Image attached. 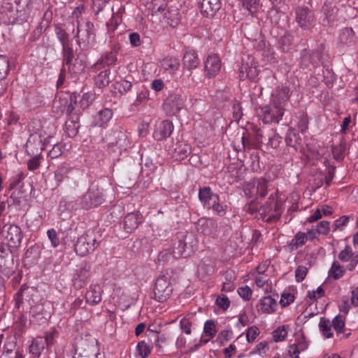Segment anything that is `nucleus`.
Masks as SVG:
<instances>
[{"label":"nucleus","instance_id":"nucleus-1","mask_svg":"<svg viewBox=\"0 0 358 358\" xmlns=\"http://www.w3.org/2000/svg\"><path fill=\"white\" fill-rule=\"evenodd\" d=\"M101 241V236L94 230H88L80 236L75 244L77 255L85 257L94 251Z\"/></svg>","mask_w":358,"mask_h":358},{"label":"nucleus","instance_id":"nucleus-2","mask_svg":"<svg viewBox=\"0 0 358 358\" xmlns=\"http://www.w3.org/2000/svg\"><path fill=\"white\" fill-rule=\"evenodd\" d=\"M74 38L83 49L87 50L96 43V31L92 22L90 21H86L84 23L78 22Z\"/></svg>","mask_w":358,"mask_h":358},{"label":"nucleus","instance_id":"nucleus-3","mask_svg":"<svg viewBox=\"0 0 358 358\" xmlns=\"http://www.w3.org/2000/svg\"><path fill=\"white\" fill-rule=\"evenodd\" d=\"M108 140L109 141V155H122L127 152L129 141L124 130L120 127L112 130Z\"/></svg>","mask_w":358,"mask_h":358},{"label":"nucleus","instance_id":"nucleus-4","mask_svg":"<svg viewBox=\"0 0 358 358\" xmlns=\"http://www.w3.org/2000/svg\"><path fill=\"white\" fill-rule=\"evenodd\" d=\"M171 280L168 274H162L157 278L152 297L155 301L163 303L170 298L173 290Z\"/></svg>","mask_w":358,"mask_h":358},{"label":"nucleus","instance_id":"nucleus-5","mask_svg":"<svg viewBox=\"0 0 358 358\" xmlns=\"http://www.w3.org/2000/svg\"><path fill=\"white\" fill-rule=\"evenodd\" d=\"M54 345V333L46 332L43 336H36L29 345V352L35 357H40L45 350Z\"/></svg>","mask_w":358,"mask_h":358},{"label":"nucleus","instance_id":"nucleus-6","mask_svg":"<svg viewBox=\"0 0 358 358\" xmlns=\"http://www.w3.org/2000/svg\"><path fill=\"white\" fill-rule=\"evenodd\" d=\"M1 236L7 245L12 248L20 246L23 233L21 228L16 224H5L1 230Z\"/></svg>","mask_w":358,"mask_h":358},{"label":"nucleus","instance_id":"nucleus-7","mask_svg":"<svg viewBox=\"0 0 358 358\" xmlns=\"http://www.w3.org/2000/svg\"><path fill=\"white\" fill-rule=\"evenodd\" d=\"M256 113L264 124L278 123L284 115L282 109L276 108L274 106L271 107L269 105L257 107Z\"/></svg>","mask_w":358,"mask_h":358},{"label":"nucleus","instance_id":"nucleus-8","mask_svg":"<svg viewBox=\"0 0 358 358\" xmlns=\"http://www.w3.org/2000/svg\"><path fill=\"white\" fill-rule=\"evenodd\" d=\"M268 181L264 178H258L252 183L246 182L243 187L245 195L250 198L254 196L264 197L267 194Z\"/></svg>","mask_w":358,"mask_h":358},{"label":"nucleus","instance_id":"nucleus-9","mask_svg":"<svg viewBox=\"0 0 358 358\" xmlns=\"http://www.w3.org/2000/svg\"><path fill=\"white\" fill-rule=\"evenodd\" d=\"M261 210L262 214L268 215V221L277 220L280 217L282 213V205L276 200L275 195L271 194L268 201L261 207Z\"/></svg>","mask_w":358,"mask_h":358},{"label":"nucleus","instance_id":"nucleus-10","mask_svg":"<svg viewBox=\"0 0 358 358\" xmlns=\"http://www.w3.org/2000/svg\"><path fill=\"white\" fill-rule=\"evenodd\" d=\"M296 21L303 29H308L315 22L313 11L308 6H298L295 10Z\"/></svg>","mask_w":358,"mask_h":358},{"label":"nucleus","instance_id":"nucleus-11","mask_svg":"<svg viewBox=\"0 0 358 358\" xmlns=\"http://www.w3.org/2000/svg\"><path fill=\"white\" fill-rule=\"evenodd\" d=\"M184 106V99L177 94H169L164 101L163 109L169 115L178 113Z\"/></svg>","mask_w":358,"mask_h":358},{"label":"nucleus","instance_id":"nucleus-12","mask_svg":"<svg viewBox=\"0 0 358 358\" xmlns=\"http://www.w3.org/2000/svg\"><path fill=\"white\" fill-rule=\"evenodd\" d=\"M91 266L89 264H83L73 275L72 282L73 285L77 289H80L85 286L90 276Z\"/></svg>","mask_w":358,"mask_h":358},{"label":"nucleus","instance_id":"nucleus-13","mask_svg":"<svg viewBox=\"0 0 358 358\" xmlns=\"http://www.w3.org/2000/svg\"><path fill=\"white\" fill-rule=\"evenodd\" d=\"M289 99V88L278 86L272 93V101L275 108L285 111L284 106Z\"/></svg>","mask_w":358,"mask_h":358},{"label":"nucleus","instance_id":"nucleus-14","mask_svg":"<svg viewBox=\"0 0 358 358\" xmlns=\"http://www.w3.org/2000/svg\"><path fill=\"white\" fill-rule=\"evenodd\" d=\"M236 161L229 166V177L231 178V183L238 182L244 179L245 167L243 162L239 158H232Z\"/></svg>","mask_w":358,"mask_h":358},{"label":"nucleus","instance_id":"nucleus-15","mask_svg":"<svg viewBox=\"0 0 358 358\" xmlns=\"http://www.w3.org/2000/svg\"><path fill=\"white\" fill-rule=\"evenodd\" d=\"M103 199L98 189H89L83 196L82 207L86 209L96 207L102 203Z\"/></svg>","mask_w":358,"mask_h":358},{"label":"nucleus","instance_id":"nucleus-16","mask_svg":"<svg viewBox=\"0 0 358 358\" xmlns=\"http://www.w3.org/2000/svg\"><path fill=\"white\" fill-rule=\"evenodd\" d=\"M11 248L5 243H0V271L2 272L11 268L14 264Z\"/></svg>","mask_w":358,"mask_h":358},{"label":"nucleus","instance_id":"nucleus-17","mask_svg":"<svg viewBox=\"0 0 358 358\" xmlns=\"http://www.w3.org/2000/svg\"><path fill=\"white\" fill-rule=\"evenodd\" d=\"M338 257L343 263L350 262L347 266V269L349 271H353L358 264V252H353L350 245H346L345 248L339 252Z\"/></svg>","mask_w":358,"mask_h":358},{"label":"nucleus","instance_id":"nucleus-18","mask_svg":"<svg viewBox=\"0 0 358 358\" xmlns=\"http://www.w3.org/2000/svg\"><path fill=\"white\" fill-rule=\"evenodd\" d=\"M173 131V123L169 120H164L155 126L153 138L157 141L166 139L171 135Z\"/></svg>","mask_w":358,"mask_h":358},{"label":"nucleus","instance_id":"nucleus-19","mask_svg":"<svg viewBox=\"0 0 358 358\" xmlns=\"http://www.w3.org/2000/svg\"><path fill=\"white\" fill-rule=\"evenodd\" d=\"M322 10L324 15L322 20L324 24L327 23V26L334 27L338 22V7L332 3H324Z\"/></svg>","mask_w":358,"mask_h":358},{"label":"nucleus","instance_id":"nucleus-20","mask_svg":"<svg viewBox=\"0 0 358 358\" xmlns=\"http://www.w3.org/2000/svg\"><path fill=\"white\" fill-rule=\"evenodd\" d=\"M143 221V217L139 212L127 214L122 223L123 229L127 233L134 231Z\"/></svg>","mask_w":358,"mask_h":358},{"label":"nucleus","instance_id":"nucleus-21","mask_svg":"<svg viewBox=\"0 0 358 358\" xmlns=\"http://www.w3.org/2000/svg\"><path fill=\"white\" fill-rule=\"evenodd\" d=\"M221 8L220 0H201V12L207 17H213Z\"/></svg>","mask_w":358,"mask_h":358},{"label":"nucleus","instance_id":"nucleus-22","mask_svg":"<svg viewBox=\"0 0 358 358\" xmlns=\"http://www.w3.org/2000/svg\"><path fill=\"white\" fill-rule=\"evenodd\" d=\"M103 289L98 285H91L85 293V301L87 303L94 306L99 303L102 299Z\"/></svg>","mask_w":358,"mask_h":358},{"label":"nucleus","instance_id":"nucleus-23","mask_svg":"<svg viewBox=\"0 0 358 358\" xmlns=\"http://www.w3.org/2000/svg\"><path fill=\"white\" fill-rule=\"evenodd\" d=\"M205 71L208 78L215 76L220 71L221 61L216 55L208 56L205 62Z\"/></svg>","mask_w":358,"mask_h":358},{"label":"nucleus","instance_id":"nucleus-24","mask_svg":"<svg viewBox=\"0 0 358 358\" xmlns=\"http://www.w3.org/2000/svg\"><path fill=\"white\" fill-rule=\"evenodd\" d=\"M182 244L183 255L189 257L197 248L198 240L192 233H187L182 240H179Z\"/></svg>","mask_w":358,"mask_h":358},{"label":"nucleus","instance_id":"nucleus-25","mask_svg":"<svg viewBox=\"0 0 358 358\" xmlns=\"http://www.w3.org/2000/svg\"><path fill=\"white\" fill-rule=\"evenodd\" d=\"M257 138L262 143L267 141V146L276 148L279 146L282 138L273 131H271V134H265L264 130L259 129L257 132Z\"/></svg>","mask_w":358,"mask_h":358},{"label":"nucleus","instance_id":"nucleus-26","mask_svg":"<svg viewBox=\"0 0 358 358\" xmlns=\"http://www.w3.org/2000/svg\"><path fill=\"white\" fill-rule=\"evenodd\" d=\"M278 303L277 300L271 296L262 297L257 305L258 311L262 313L271 314L275 311Z\"/></svg>","mask_w":358,"mask_h":358},{"label":"nucleus","instance_id":"nucleus-27","mask_svg":"<svg viewBox=\"0 0 358 358\" xmlns=\"http://www.w3.org/2000/svg\"><path fill=\"white\" fill-rule=\"evenodd\" d=\"M258 75L257 69L255 64L252 61L243 62L239 70V78L241 80H254Z\"/></svg>","mask_w":358,"mask_h":358},{"label":"nucleus","instance_id":"nucleus-28","mask_svg":"<svg viewBox=\"0 0 358 358\" xmlns=\"http://www.w3.org/2000/svg\"><path fill=\"white\" fill-rule=\"evenodd\" d=\"M200 63L196 52L192 49H186L182 58V65L185 69L192 70Z\"/></svg>","mask_w":358,"mask_h":358},{"label":"nucleus","instance_id":"nucleus-29","mask_svg":"<svg viewBox=\"0 0 358 358\" xmlns=\"http://www.w3.org/2000/svg\"><path fill=\"white\" fill-rule=\"evenodd\" d=\"M217 227L216 221L211 218H201L198 222V231L206 236L213 234Z\"/></svg>","mask_w":358,"mask_h":358},{"label":"nucleus","instance_id":"nucleus-30","mask_svg":"<svg viewBox=\"0 0 358 358\" xmlns=\"http://www.w3.org/2000/svg\"><path fill=\"white\" fill-rule=\"evenodd\" d=\"M43 146L41 140L29 138L25 145L26 152L29 157H41Z\"/></svg>","mask_w":358,"mask_h":358},{"label":"nucleus","instance_id":"nucleus-31","mask_svg":"<svg viewBox=\"0 0 358 358\" xmlns=\"http://www.w3.org/2000/svg\"><path fill=\"white\" fill-rule=\"evenodd\" d=\"M85 68V62L78 57L75 58V59L71 62V64L66 66V71H68L73 78H76L79 75L83 73Z\"/></svg>","mask_w":358,"mask_h":358},{"label":"nucleus","instance_id":"nucleus-32","mask_svg":"<svg viewBox=\"0 0 358 358\" xmlns=\"http://www.w3.org/2000/svg\"><path fill=\"white\" fill-rule=\"evenodd\" d=\"M79 127L78 117L70 116L65 122L64 131L69 137L73 138L78 134Z\"/></svg>","mask_w":358,"mask_h":358},{"label":"nucleus","instance_id":"nucleus-33","mask_svg":"<svg viewBox=\"0 0 358 358\" xmlns=\"http://www.w3.org/2000/svg\"><path fill=\"white\" fill-rule=\"evenodd\" d=\"M217 196V194H214L211 192L209 187H204L199 189V198L205 208H206L210 203H212L213 200H216Z\"/></svg>","mask_w":358,"mask_h":358},{"label":"nucleus","instance_id":"nucleus-34","mask_svg":"<svg viewBox=\"0 0 358 358\" xmlns=\"http://www.w3.org/2000/svg\"><path fill=\"white\" fill-rule=\"evenodd\" d=\"M292 122L295 123V126L301 133H305L307 131L309 121L307 114L303 111H299Z\"/></svg>","mask_w":358,"mask_h":358},{"label":"nucleus","instance_id":"nucleus-35","mask_svg":"<svg viewBox=\"0 0 358 358\" xmlns=\"http://www.w3.org/2000/svg\"><path fill=\"white\" fill-rule=\"evenodd\" d=\"M214 271V266L210 260L203 259L200 262L197 273L201 278L204 279L206 276L211 275Z\"/></svg>","mask_w":358,"mask_h":358},{"label":"nucleus","instance_id":"nucleus-36","mask_svg":"<svg viewBox=\"0 0 358 358\" xmlns=\"http://www.w3.org/2000/svg\"><path fill=\"white\" fill-rule=\"evenodd\" d=\"M183 248H182V244H181L180 241H178L176 243H174V245L172 248L169 250H165L159 253V259L160 257H164L166 255H172L173 257L175 258H180V257H187V256H185L183 255Z\"/></svg>","mask_w":358,"mask_h":358},{"label":"nucleus","instance_id":"nucleus-37","mask_svg":"<svg viewBox=\"0 0 358 358\" xmlns=\"http://www.w3.org/2000/svg\"><path fill=\"white\" fill-rule=\"evenodd\" d=\"M345 268L338 261H334L328 271L329 276L333 280H338L344 276Z\"/></svg>","mask_w":358,"mask_h":358},{"label":"nucleus","instance_id":"nucleus-38","mask_svg":"<svg viewBox=\"0 0 358 358\" xmlns=\"http://www.w3.org/2000/svg\"><path fill=\"white\" fill-rule=\"evenodd\" d=\"M118 49V48L115 47L111 51L104 54L99 59V64L103 66L114 64L117 61V53Z\"/></svg>","mask_w":358,"mask_h":358},{"label":"nucleus","instance_id":"nucleus-39","mask_svg":"<svg viewBox=\"0 0 358 358\" xmlns=\"http://www.w3.org/2000/svg\"><path fill=\"white\" fill-rule=\"evenodd\" d=\"M134 87L138 90V93L133 104L138 106L148 99L149 92L137 82L134 83Z\"/></svg>","mask_w":358,"mask_h":358},{"label":"nucleus","instance_id":"nucleus-40","mask_svg":"<svg viewBox=\"0 0 358 358\" xmlns=\"http://www.w3.org/2000/svg\"><path fill=\"white\" fill-rule=\"evenodd\" d=\"M110 71L108 69L101 71L94 78V83L99 88H102L107 86L110 82Z\"/></svg>","mask_w":358,"mask_h":358},{"label":"nucleus","instance_id":"nucleus-41","mask_svg":"<svg viewBox=\"0 0 358 358\" xmlns=\"http://www.w3.org/2000/svg\"><path fill=\"white\" fill-rule=\"evenodd\" d=\"M332 324L329 319L325 317H321L319 323V328L322 335L327 338H330L334 336L332 328Z\"/></svg>","mask_w":358,"mask_h":358},{"label":"nucleus","instance_id":"nucleus-42","mask_svg":"<svg viewBox=\"0 0 358 358\" xmlns=\"http://www.w3.org/2000/svg\"><path fill=\"white\" fill-rule=\"evenodd\" d=\"M162 66L166 71L175 73L180 68V62L177 58L166 57L162 60Z\"/></svg>","mask_w":358,"mask_h":358},{"label":"nucleus","instance_id":"nucleus-43","mask_svg":"<svg viewBox=\"0 0 358 358\" xmlns=\"http://www.w3.org/2000/svg\"><path fill=\"white\" fill-rule=\"evenodd\" d=\"M206 208L211 209L216 215L222 217L225 215L227 213V206L220 203V197L217 195V199L213 200L212 203H210L209 205L206 206Z\"/></svg>","mask_w":358,"mask_h":358},{"label":"nucleus","instance_id":"nucleus-44","mask_svg":"<svg viewBox=\"0 0 358 358\" xmlns=\"http://www.w3.org/2000/svg\"><path fill=\"white\" fill-rule=\"evenodd\" d=\"M307 239L308 236L306 233L301 231L296 233L289 243L290 249L292 250H296L298 248L303 245Z\"/></svg>","mask_w":358,"mask_h":358},{"label":"nucleus","instance_id":"nucleus-45","mask_svg":"<svg viewBox=\"0 0 358 358\" xmlns=\"http://www.w3.org/2000/svg\"><path fill=\"white\" fill-rule=\"evenodd\" d=\"M301 138L299 135L292 129H289L286 134L285 142L287 146L297 149L299 145Z\"/></svg>","mask_w":358,"mask_h":358},{"label":"nucleus","instance_id":"nucleus-46","mask_svg":"<svg viewBox=\"0 0 358 358\" xmlns=\"http://www.w3.org/2000/svg\"><path fill=\"white\" fill-rule=\"evenodd\" d=\"M55 31L59 41H60L62 46L69 44V35L64 28L63 24H57L55 27Z\"/></svg>","mask_w":358,"mask_h":358},{"label":"nucleus","instance_id":"nucleus-47","mask_svg":"<svg viewBox=\"0 0 358 358\" xmlns=\"http://www.w3.org/2000/svg\"><path fill=\"white\" fill-rule=\"evenodd\" d=\"M308 348L306 341L299 343L298 344H292L289 346L288 353L291 358H300L299 354Z\"/></svg>","mask_w":358,"mask_h":358},{"label":"nucleus","instance_id":"nucleus-48","mask_svg":"<svg viewBox=\"0 0 358 358\" xmlns=\"http://www.w3.org/2000/svg\"><path fill=\"white\" fill-rule=\"evenodd\" d=\"M113 112L112 109L106 108L99 112L96 124L99 127L108 122L112 118Z\"/></svg>","mask_w":358,"mask_h":358},{"label":"nucleus","instance_id":"nucleus-49","mask_svg":"<svg viewBox=\"0 0 358 358\" xmlns=\"http://www.w3.org/2000/svg\"><path fill=\"white\" fill-rule=\"evenodd\" d=\"M62 57H63V66L65 67L68 64H71L75 58L73 48L69 46V44L62 46Z\"/></svg>","mask_w":358,"mask_h":358},{"label":"nucleus","instance_id":"nucleus-50","mask_svg":"<svg viewBox=\"0 0 358 358\" xmlns=\"http://www.w3.org/2000/svg\"><path fill=\"white\" fill-rule=\"evenodd\" d=\"M9 70V59L6 56L0 55V82L6 78Z\"/></svg>","mask_w":358,"mask_h":358},{"label":"nucleus","instance_id":"nucleus-51","mask_svg":"<svg viewBox=\"0 0 358 358\" xmlns=\"http://www.w3.org/2000/svg\"><path fill=\"white\" fill-rule=\"evenodd\" d=\"M355 33L352 28L343 29L339 35L340 42L343 44H348L353 41Z\"/></svg>","mask_w":358,"mask_h":358},{"label":"nucleus","instance_id":"nucleus-52","mask_svg":"<svg viewBox=\"0 0 358 358\" xmlns=\"http://www.w3.org/2000/svg\"><path fill=\"white\" fill-rule=\"evenodd\" d=\"M133 86H134V83L133 84L132 82L128 79H122L115 83V88L117 90L120 94L127 93Z\"/></svg>","mask_w":358,"mask_h":358},{"label":"nucleus","instance_id":"nucleus-53","mask_svg":"<svg viewBox=\"0 0 358 358\" xmlns=\"http://www.w3.org/2000/svg\"><path fill=\"white\" fill-rule=\"evenodd\" d=\"M331 322L334 329L336 331L337 334H340L344 332L345 320L343 315L340 314L337 315Z\"/></svg>","mask_w":358,"mask_h":358},{"label":"nucleus","instance_id":"nucleus-54","mask_svg":"<svg viewBox=\"0 0 358 358\" xmlns=\"http://www.w3.org/2000/svg\"><path fill=\"white\" fill-rule=\"evenodd\" d=\"M217 333L215 322L212 320H207L203 327V334L205 336L213 338Z\"/></svg>","mask_w":358,"mask_h":358},{"label":"nucleus","instance_id":"nucleus-55","mask_svg":"<svg viewBox=\"0 0 358 358\" xmlns=\"http://www.w3.org/2000/svg\"><path fill=\"white\" fill-rule=\"evenodd\" d=\"M136 350L142 358H145L150 354L152 347L144 341H142L138 343Z\"/></svg>","mask_w":358,"mask_h":358},{"label":"nucleus","instance_id":"nucleus-56","mask_svg":"<svg viewBox=\"0 0 358 358\" xmlns=\"http://www.w3.org/2000/svg\"><path fill=\"white\" fill-rule=\"evenodd\" d=\"M272 336L273 340L275 342H281L286 338L287 331L285 329L284 326H280L273 331Z\"/></svg>","mask_w":358,"mask_h":358},{"label":"nucleus","instance_id":"nucleus-57","mask_svg":"<svg viewBox=\"0 0 358 358\" xmlns=\"http://www.w3.org/2000/svg\"><path fill=\"white\" fill-rule=\"evenodd\" d=\"M242 6L245 8L252 15L256 13L258 7L257 0H241Z\"/></svg>","mask_w":358,"mask_h":358},{"label":"nucleus","instance_id":"nucleus-58","mask_svg":"<svg viewBox=\"0 0 358 358\" xmlns=\"http://www.w3.org/2000/svg\"><path fill=\"white\" fill-rule=\"evenodd\" d=\"M293 37L290 34H285L280 39V48L283 52H287L291 49Z\"/></svg>","mask_w":358,"mask_h":358},{"label":"nucleus","instance_id":"nucleus-59","mask_svg":"<svg viewBox=\"0 0 358 358\" xmlns=\"http://www.w3.org/2000/svg\"><path fill=\"white\" fill-rule=\"evenodd\" d=\"M324 164L328 167V172L325 176V184L327 186H329L334 177L336 166L331 164L328 159L324 160Z\"/></svg>","mask_w":358,"mask_h":358},{"label":"nucleus","instance_id":"nucleus-60","mask_svg":"<svg viewBox=\"0 0 358 358\" xmlns=\"http://www.w3.org/2000/svg\"><path fill=\"white\" fill-rule=\"evenodd\" d=\"M16 347V339L13 336H8L6 338L3 345V353H12Z\"/></svg>","mask_w":358,"mask_h":358},{"label":"nucleus","instance_id":"nucleus-61","mask_svg":"<svg viewBox=\"0 0 358 358\" xmlns=\"http://www.w3.org/2000/svg\"><path fill=\"white\" fill-rule=\"evenodd\" d=\"M110 0H92V8L96 15L102 11Z\"/></svg>","mask_w":358,"mask_h":358},{"label":"nucleus","instance_id":"nucleus-62","mask_svg":"<svg viewBox=\"0 0 358 358\" xmlns=\"http://www.w3.org/2000/svg\"><path fill=\"white\" fill-rule=\"evenodd\" d=\"M87 303L83 299L78 297L71 303L70 313L74 315L79 308H84Z\"/></svg>","mask_w":358,"mask_h":358},{"label":"nucleus","instance_id":"nucleus-63","mask_svg":"<svg viewBox=\"0 0 358 358\" xmlns=\"http://www.w3.org/2000/svg\"><path fill=\"white\" fill-rule=\"evenodd\" d=\"M28 287L25 285H22L20 290L16 293L15 296V306L17 308H20V306L23 303V296L28 291Z\"/></svg>","mask_w":358,"mask_h":358},{"label":"nucleus","instance_id":"nucleus-64","mask_svg":"<svg viewBox=\"0 0 358 358\" xmlns=\"http://www.w3.org/2000/svg\"><path fill=\"white\" fill-rule=\"evenodd\" d=\"M259 329L256 326L249 327L246 331V340L248 343H252L259 335Z\"/></svg>","mask_w":358,"mask_h":358}]
</instances>
